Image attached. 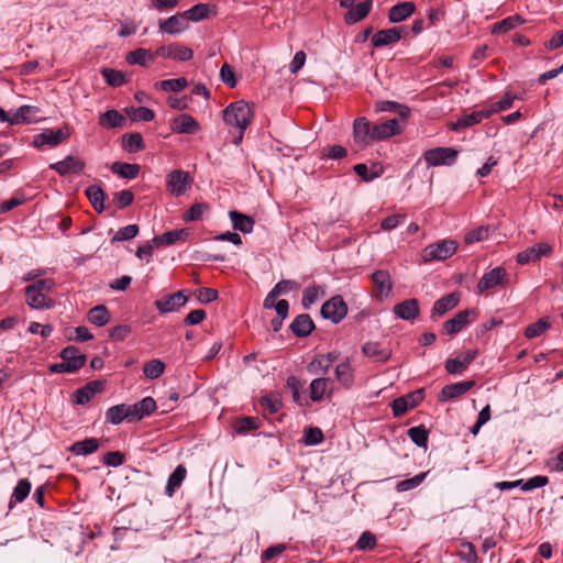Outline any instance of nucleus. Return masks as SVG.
Here are the masks:
<instances>
[{
  "mask_svg": "<svg viewBox=\"0 0 563 563\" xmlns=\"http://www.w3.org/2000/svg\"><path fill=\"white\" fill-rule=\"evenodd\" d=\"M253 118L250 104L244 100L230 103L223 110V120L228 125L246 130Z\"/></svg>",
  "mask_w": 563,
  "mask_h": 563,
  "instance_id": "obj_1",
  "label": "nucleus"
},
{
  "mask_svg": "<svg viewBox=\"0 0 563 563\" xmlns=\"http://www.w3.org/2000/svg\"><path fill=\"white\" fill-rule=\"evenodd\" d=\"M456 247L454 241L442 240L426 246L422 251V257L424 262L443 261L451 257L456 252Z\"/></svg>",
  "mask_w": 563,
  "mask_h": 563,
  "instance_id": "obj_2",
  "label": "nucleus"
},
{
  "mask_svg": "<svg viewBox=\"0 0 563 563\" xmlns=\"http://www.w3.org/2000/svg\"><path fill=\"white\" fill-rule=\"evenodd\" d=\"M69 136L70 129L67 125L57 130L44 129L43 132L34 135L32 144L37 148L44 145L54 147L65 142Z\"/></svg>",
  "mask_w": 563,
  "mask_h": 563,
  "instance_id": "obj_3",
  "label": "nucleus"
},
{
  "mask_svg": "<svg viewBox=\"0 0 563 563\" xmlns=\"http://www.w3.org/2000/svg\"><path fill=\"white\" fill-rule=\"evenodd\" d=\"M320 313L322 318L331 320L333 323L338 324L346 317L347 305L343 300L342 296L336 295L322 305Z\"/></svg>",
  "mask_w": 563,
  "mask_h": 563,
  "instance_id": "obj_4",
  "label": "nucleus"
},
{
  "mask_svg": "<svg viewBox=\"0 0 563 563\" xmlns=\"http://www.w3.org/2000/svg\"><path fill=\"white\" fill-rule=\"evenodd\" d=\"M191 183L192 178L189 173L181 169H174L166 176L167 190L176 197L185 195Z\"/></svg>",
  "mask_w": 563,
  "mask_h": 563,
  "instance_id": "obj_5",
  "label": "nucleus"
},
{
  "mask_svg": "<svg viewBox=\"0 0 563 563\" xmlns=\"http://www.w3.org/2000/svg\"><path fill=\"white\" fill-rule=\"evenodd\" d=\"M459 152L452 147H435L428 150L423 157L429 166L451 165L457 158Z\"/></svg>",
  "mask_w": 563,
  "mask_h": 563,
  "instance_id": "obj_6",
  "label": "nucleus"
},
{
  "mask_svg": "<svg viewBox=\"0 0 563 563\" xmlns=\"http://www.w3.org/2000/svg\"><path fill=\"white\" fill-rule=\"evenodd\" d=\"M476 316L475 309H465L459 311L452 319L446 320L442 324V332L448 335H454L462 331L472 322V318Z\"/></svg>",
  "mask_w": 563,
  "mask_h": 563,
  "instance_id": "obj_7",
  "label": "nucleus"
},
{
  "mask_svg": "<svg viewBox=\"0 0 563 563\" xmlns=\"http://www.w3.org/2000/svg\"><path fill=\"white\" fill-rule=\"evenodd\" d=\"M477 355V350H467L459 354L455 358H448L444 363V368L449 374L452 375L462 374L468 368Z\"/></svg>",
  "mask_w": 563,
  "mask_h": 563,
  "instance_id": "obj_8",
  "label": "nucleus"
},
{
  "mask_svg": "<svg viewBox=\"0 0 563 563\" xmlns=\"http://www.w3.org/2000/svg\"><path fill=\"white\" fill-rule=\"evenodd\" d=\"M155 56L167 59H175L178 62H186L192 58L194 52L185 45L173 43L169 45L159 46L155 51Z\"/></svg>",
  "mask_w": 563,
  "mask_h": 563,
  "instance_id": "obj_9",
  "label": "nucleus"
},
{
  "mask_svg": "<svg viewBox=\"0 0 563 563\" xmlns=\"http://www.w3.org/2000/svg\"><path fill=\"white\" fill-rule=\"evenodd\" d=\"M188 296L187 290H179L173 295L157 299L154 305L161 313L174 312L186 305Z\"/></svg>",
  "mask_w": 563,
  "mask_h": 563,
  "instance_id": "obj_10",
  "label": "nucleus"
},
{
  "mask_svg": "<svg viewBox=\"0 0 563 563\" xmlns=\"http://www.w3.org/2000/svg\"><path fill=\"white\" fill-rule=\"evenodd\" d=\"M552 253V246L545 242L536 243L518 253L516 261L520 265H526L539 261L541 257H547Z\"/></svg>",
  "mask_w": 563,
  "mask_h": 563,
  "instance_id": "obj_11",
  "label": "nucleus"
},
{
  "mask_svg": "<svg viewBox=\"0 0 563 563\" xmlns=\"http://www.w3.org/2000/svg\"><path fill=\"white\" fill-rule=\"evenodd\" d=\"M424 397L423 389H417L402 397L396 398L391 404L393 413L395 417L402 416L408 409L418 406Z\"/></svg>",
  "mask_w": 563,
  "mask_h": 563,
  "instance_id": "obj_12",
  "label": "nucleus"
},
{
  "mask_svg": "<svg viewBox=\"0 0 563 563\" xmlns=\"http://www.w3.org/2000/svg\"><path fill=\"white\" fill-rule=\"evenodd\" d=\"M406 34L405 26L380 30L372 36V45L376 48L391 45L399 42Z\"/></svg>",
  "mask_w": 563,
  "mask_h": 563,
  "instance_id": "obj_13",
  "label": "nucleus"
},
{
  "mask_svg": "<svg viewBox=\"0 0 563 563\" xmlns=\"http://www.w3.org/2000/svg\"><path fill=\"white\" fill-rule=\"evenodd\" d=\"M40 112L38 108L34 106H21L13 113L4 111L2 109V122H8L9 124H21V123H31L36 121L35 114Z\"/></svg>",
  "mask_w": 563,
  "mask_h": 563,
  "instance_id": "obj_14",
  "label": "nucleus"
},
{
  "mask_svg": "<svg viewBox=\"0 0 563 563\" xmlns=\"http://www.w3.org/2000/svg\"><path fill=\"white\" fill-rule=\"evenodd\" d=\"M507 272L503 267H495L485 273L477 284L479 292L490 290L497 286H503L507 282Z\"/></svg>",
  "mask_w": 563,
  "mask_h": 563,
  "instance_id": "obj_15",
  "label": "nucleus"
},
{
  "mask_svg": "<svg viewBox=\"0 0 563 563\" xmlns=\"http://www.w3.org/2000/svg\"><path fill=\"white\" fill-rule=\"evenodd\" d=\"M353 137L355 143L361 146H367L371 141H374V124L366 118H357L353 123Z\"/></svg>",
  "mask_w": 563,
  "mask_h": 563,
  "instance_id": "obj_16",
  "label": "nucleus"
},
{
  "mask_svg": "<svg viewBox=\"0 0 563 563\" xmlns=\"http://www.w3.org/2000/svg\"><path fill=\"white\" fill-rule=\"evenodd\" d=\"M475 386V380H464L454 384H449L442 387L438 400L441 402H445L452 399H455L465 393H467L471 388Z\"/></svg>",
  "mask_w": 563,
  "mask_h": 563,
  "instance_id": "obj_17",
  "label": "nucleus"
},
{
  "mask_svg": "<svg viewBox=\"0 0 563 563\" xmlns=\"http://www.w3.org/2000/svg\"><path fill=\"white\" fill-rule=\"evenodd\" d=\"M158 26L162 33L175 35L188 29V20L185 13H178L166 20H159Z\"/></svg>",
  "mask_w": 563,
  "mask_h": 563,
  "instance_id": "obj_18",
  "label": "nucleus"
},
{
  "mask_svg": "<svg viewBox=\"0 0 563 563\" xmlns=\"http://www.w3.org/2000/svg\"><path fill=\"white\" fill-rule=\"evenodd\" d=\"M170 129L179 134H195L199 131L200 126L194 117L183 113L173 120Z\"/></svg>",
  "mask_w": 563,
  "mask_h": 563,
  "instance_id": "obj_19",
  "label": "nucleus"
},
{
  "mask_svg": "<svg viewBox=\"0 0 563 563\" xmlns=\"http://www.w3.org/2000/svg\"><path fill=\"white\" fill-rule=\"evenodd\" d=\"M49 168L65 176L80 173L85 168V163L75 156L68 155L63 161L51 164Z\"/></svg>",
  "mask_w": 563,
  "mask_h": 563,
  "instance_id": "obj_20",
  "label": "nucleus"
},
{
  "mask_svg": "<svg viewBox=\"0 0 563 563\" xmlns=\"http://www.w3.org/2000/svg\"><path fill=\"white\" fill-rule=\"evenodd\" d=\"M336 382L344 388L349 389L354 384V368L350 358L345 357L334 368Z\"/></svg>",
  "mask_w": 563,
  "mask_h": 563,
  "instance_id": "obj_21",
  "label": "nucleus"
},
{
  "mask_svg": "<svg viewBox=\"0 0 563 563\" xmlns=\"http://www.w3.org/2000/svg\"><path fill=\"white\" fill-rule=\"evenodd\" d=\"M492 115V111H487V109L474 111L470 114H465L459 118L455 122L450 124V129L457 131L460 129L468 128L482 122L484 119H487Z\"/></svg>",
  "mask_w": 563,
  "mask_h": 563,
  "instance_id": "obj_22",
  "label": "nucleus"
},
{
  "mask_svg": "<svg viewBox=\"0 0 563 563\" xmlns=\"http://www.w3.org/2000/svg\"><path fill=\"white\" fill-rule=\"evenodd\" d=\"M393 311L399 319L410 321L419 316V302L417 299H407L394 306Z\"/></svg>",
  "mask_w": 563,
  "mask_h": 563,
  "instance_id": "obj_23",
  "label": "nucleus"
},
{
  "mask_svg": "<svg viewBox=\"0 0 563 563\" xmlns=\"http://www.w3.org/2000/svg\"><path fill=\"white\" fill-rule=\"evenodd\" d=\"M331 379L328 377H317L309 386L310 398L314 402L321 401L325 396H331V389L329 388Z\"/></svg>",
  "mask_w": 563,
  "mask_h": 563,
  "instance_id": "obj_24",
  "label": "nucleus"
},
{
  "mask_svg": "<svg viewBox=\"0 0 563 563\" xmlns=\"http://www.w3.org/2000/svg\"><path fill=\"white\" fill-rule=\"evenodd\" d=\"M124 419H128L129 421H134L130 405H125V404L115 405V406L110 407L106 411V421L111 424H119Z\"/></svg>",
  "mask_w": 563,
  "mask_h": 563,
  "instance_id": "obj_25",
  "label": "nucleus"
},
{
  "mask_svg": "<svg viewBox=\"0 0 563 563\" xmlns=\"http://www.w3.org/2000/svg\"><path fill=\"white\" fill-rule=\"evenodd\" d=\"M189 236L188 229H178L167 231L161 235H156L153 238L152 242L156 247L173 245L178 241H185Z\"/></svg>",
  "mask_w": 563,
  "mask_h": 563,
  "instance_id": "obj_26",
  "label": "nucleus"
},
{
  "mask_svg": "<svg viewBox=\"0 0 563 563\" xmlns=\"http://www.w3.org/2000/svg\"><path fill=\"white\" fill-rule=\"evenodd\" d=\"M416 5L411 1L400 2L393 5L388 12L390 23H400L413 14Z\"/></svg>",
  "mask_w": 563,
  "mask_h": 563,
  "instance_id": "obj_27",
  "label": "nucleus"
},
{
  "mask_svg": "<svg viewBox=\"0 0 563 563\" xmlns=\"http://www.w3.org/2000/svg\"><path fill=\"white\" fill-rule=\"evenodd\" d=\"M373 0H365L361 3L354 4L345 14L344 21L347 24H355L365 19L371 12Z\"/></svg>",
  "mask_w": 563,
  "mask_h": 563,
  "instance_id": "obj_28",
  "label": "nucleus"
},
{
  "mask_svg": "<svg viewBox=\"0 0 563 563\" xmlns=\"http://www.w3.org/2000/svg\"><path fill=\"white\" fill-rule=\"evenodd\" d=\"M291 332L298 338H306L314 330V323L307 313L297 316L290 324Z\"/></svg>",
  "mask_w": 563,
  "mask_h": 563,
  "instance_id": "obj_29",
  "label": "nucleus"
},
{
  "mask_svg": "<svg viewBox=\"0 0 563 563\" xmlns=\"http://www.w3.org/2000/svg\"><path fill=\"white\" fill-rule=\"evenodd\" d=\"M362 353L376 362H386L391 357V350L383 347L378 342H366L362 346Z\"/></svg>",
  "mask_w": 563,
  "mask_h": 563,
  "instance_id": "obj_30",
  "label": "nucleus"
},
{
  "mask_svg": "<svg viewBox=\"0 0 563 563\" xmlns=\"http://www.w3.org/2000/svg\"><path fill=\"white\" fill-rule=\"evenodd\" d=\"M460 302V295L456 292H451L449 295L443 296L438 299L432 308L431 317H441L446 313L449 310L455 308Z\"/></svg>",
  "mask_w": 563,
  "mask_h": 563,
  "instance_id": "obj_31",
  "label": "nucleus"
},
{
  "mask_svg": "<svg viewBox=\"0 0 563 563\" xmlns=\"http://www.w3.org/2000/svg\"><path fill=\"white\" fill-rule=\"evenodd\" d=\"M400 132L399 121L389 119L380 124H374V141L385 140Z\"/></svg>",
  "mask_w": 563,
  "mask_h": 563,
  "instance_id": "obj_32",
  "label": "nucleus"
},
{
  "mask_svg": "<svg viewBox=\"0 0 563 563\" xmlns=\"http://www.w3.org/2000/svg\"><path fill=\"white\" fill-rule=\"evenodd\" d=\"M26 303L33 309H48L52 308L54 301L47 295L40 291H31V286L25 288Z\"/></svg>",
  "mask_w": 563,
  "mask_h": 563,
  "instance_id": "obj_33",
  "label": "nucleus"
},
{
  "mask_svg": "<svg viewBox=\"0 0 563 563\" xmlns=\"http://www.w3.org/2000/svg\"><path fill=\"white\" fill-rule=\"evenodd\" d=\"M133 420L139 421L156 410V401L152 397H145L141 401L130 405Z\"/></svg>",
  "mask_w": 563,
  "mask_h": 563,
  "instance_id": "obj_34",
  "label": "nucleus"
},
{
  "mask_svg": "<svg viewBox=\"0 0 563 563\" xmlns=\"http://www.w3.org/2000/svg\"><path fill=\"white\" fill-rule=\"evenodd\" d=\"M229 217L235 230L241 231L244 234L251 233L253 231L255 221L250 216L241 213L236 210H232L229 212Z\"/></svg>",
  "mask_w": 563,
  "mask_h": 563,
  "instance_id": "obj_35",
  "label": "nucleus"
},
{
  "mask_svg": "<svg viewBox=\"0 0 563 563\" xmlns=\"http://www.w3.org/2000/svg\"><path fill=\"white\" fill-rule=\"evenodd\" d=\"M100 440L96 438H87L82 441L74 442L69 446V451L75 455H89L99 449Z\"/></svg>",
  "mask_w": 563,
  "mask_h": 563,
  "instance_id": "obj_36",
  "label": "nucleus"
},
{
  "mask_svg": "<svg viewBox=\"0 0 563 563\" xmlns=\"http://www.w3.org/2000/svg\"><path fill=\"white\" fill-rule=\"evenodd\" d=\"M60 358L64 362H68L70 366H76V372L80 369L87 361L86 355L81 354L79 350L73 345L66 346L62 350Z\"/></svg>",
  "mask_w": 563,
  "mask_h": 563,
  "instance_id": "obj_37",
  "label": "nucleus"
},
{
  "mask_svg": "<svg viewBox=\"0 0 563 563\" xmlns=\"http://www.w3.org/2000/svg\"><path fill=\"white\" fill-rule=\"evenodd\" d=\"M187 475V470L184 465L179 464L174 472L169 475L165 487V494L172 497L177 488H179Z\"/></svg>",
  "mask_w": 563,
  "mask_h": 563,
  "instance_id": "obj_38",
  "label": "nucleus"
},
{
  "mask_svg": "<svg viewBox=\"0 0 563 563\" xmlns=\"http://www.w3.org/2000/svg\"><path fill=\"white\" fill-rule=\"evenodd\" d=\"M85 194H86L89 202L96 210V212H98V213L103 212L104 199H106L104 191L99 186L91 185L86 188Z\"/></svg>",
  "mask_w": 563,
  "mask_h": 563,
  "instance_id": "obj_39",
  "label": "nucleus"
},
{
  "mask_svg": "<svg viewBox=\"0 0 563 563\" xmlns=\"http://www.w3.org/2000/svg\"><path fill=\"white\" fill-rule=\"evenodd\" d=\"M111 170L125 179H134L139 176L141 167L137 164L114 162L111 165Z\"/></svg>",
  "mask_w": 563,
  "mask_h": 563,
  "instance_id": "obj_40",
  "label": "nucleus"
},
{
  "mask_svg": "<svg viewBox=\"0 0 563 563\" xmlns=\"http://www.w3.org/2000/svg\"><path fill=\"white\" fill-rule=\"evenodd\" d=\"M376 110L378 112H396L402 119L408 118L410 114L409 107L390 100H383L376 102Z\"/></svg>",
  "mask_w": 563,
  "mask_h": 563,
  "instance_id": "obj_41",
  "label": "nucleus"
},
{
  "mask_svg": "<svg viewBox=\"0 0 563 563\" xmlns=\"http://www.w3.org/2000/svg\"><path fill=\"white\" fill-rule=\"evenodd\" d=\"M125 118L117 110H108L100 114L99 124L107 129H114L122 126Z\"/></svg>",
  "mask_w": 563,
  "mask_h": 563,
  "instance_id": "obj_42",
  "label": "nucleus"
},
{
  "mask_svg": "<svg viewBox=\"0 0 563 563\" xmlns=\"http://www.w3.org/2000/svg\"><path fill=\"white\" fill-rule=\"evenodd\" d=\"M372 280L376 288L379 290L380 295L388 296L391 291V280L390 275L387 271H376L372 274Z\"/></svg>",
  "mask_w": 563,
  "mask_h": 563,
  "instance_id": "obj_43",
  "label": "nucleus"
},
{
  "mask_svg": "<svg viewBox=\"0 0 563 563\" xmlns=\"http://www.w3.org/2000/svg\"><path fill=\"white\" fill-rule=\"evenodd\" d=\"M261 427V420L257 417H241L233 423V429L239 434H246L250 431L257 430Z\"/></svg>",
  "mask_w": 563,
  "mask_h": 563,
  "instance_id": "obj_44",
  "label": "nucleus"
},
{
  "mask_svg": "<svg viewBox=\"0 0 563 563\" xmlns=\"http://www.w3.org/2000/svg\"><path fill=\"white\" fill-rule=\"evenodd\" d=\"M154 55L146 48H136L126 54L125 60L130 65L147 66L150 60H153Z\"/></svg>",
  "mask_w": 563,
  "mask_h": 563,
  "instance_id": "obj_45",
  "label": "nucleus"
},
{
  "mask_svg": "<svg viewBox=\"0 0 563 563\" xmlns=\"http://www.w3.org/2000/svg\"><path fill=\"white\" fill-rule=\"evenodd\" d=\"M32 488V484L27 478H22L18 482L16 486L13 489L11 495V500L9 503V508L13 507L14 503H22L30 495Z\"/></svg>",
  "mask_w": 563,
  "mask_h": 563,
  "instance_id": "obj_46",
  "label": "nucleus"
},
{
  "mask_svg": "<svg viewBox=\"0 0 563 563\" xmlns=\"http://www.w3.org/2000/svg\"><path fill=\"white\" fill-rule=\"evenodd\" d=\"M88 321L97 327H103L110 321V313L106 306L99 305L88 312Z\"/></svg>",
  "mask_w": 563,
  "mask_h": 563,
  "instance_id": "obj_47",
  "label": "nucleus"
},
{
  "mask_svg": "<svg viewBox=\"0 0 563 563\" xmlns=\"http://www.w3.org/2000/svg\"><path fill=\"white\" fill-rule=\"evenodd\" d=\"M188 86V81L185 77H179L175 79H165L157 81L155 84V87L164 90V91H173L178 92L183 89H185Z\"/></svg>",
  "mask_w": 563,
  "mask_h": 563,
  "instance_id": "obj_48",
  "label": "nucleus"
},
{
  "mask_svg": "<svg viewBox=\"0 0 563 563\" xmlns=\"http://www.w3.org/2000/svg\"><path fill=\"white\" fill-rule=\"evenodd\" d=\"M101 75L106 82L111 87H121L125 84V75L120 71L112 68H102Z\"/></svg>",
  "mask_w": 563,
  "mask_h": 563,
  "instance_id": "obj_49",
  "label": "nucleus"
},
{
  "mask_svg": "<svg viewBox=\"0 0 563 563\" xmlns=\"http://www.w3.org/2000/svg\"><path fill=\"white\" fill-rule=\"evenodd\" d=\"M144 147L143 137L140 133H130L123 139V148L129 153H137Z\"/></svg>",
  "mask_w": 563,
  "mask_h": 563,
  "instance_id": "obj_50",
  "label": "nucleus"
},
{
  "mask_svg": "<svg viewBox=\"0 0 563 563\" xmlns=\"http://www.w3.org/2000/svg\"><path fill=\"white\" fill-rule=\"evenodd\" d=\"M551 324L548 318H541L537 322L529 324L525 330V336L527 339H533L543 334Z\"/></svg>",
  "mask_w": 563,
  "mask_h": 563,
  "instance_id": "obj_51",
  "label": "nucleus"
},
{
  "mask_svg": "<svg viewBox=\"0 0 563 563\" xmlns=\"http://www.w3.org/2000/svg\"><path fill=\"white\" fill-rule=\"evenodd\" d=\"M320 295H324L323 287L321 286H309L303 290L301 303L305 309H309L314 305Z\"/></svg>",
  "mask_w": 563,
  "mask_h": 563,
  "instance_id": "obj_52",
  "label": "nucleus"
},
{
  "mask_svg": "<svg viewBox=\"0 0 563 563\" xmlns=\"http://www.w3.org/2000/svg\"><path fill=\"white\" fill-rule=\"evenodd\" d=\"M329 363L325 362V360L322 358L320 354H318L316 357H313L307 365V372L310 375L319 376L324 375L330 369Z\"/></svg>",
  "mask_w": 563,
  "mask_h": 563,
  "instance_id": "obj_53",
  "label": "nucleus"
},
{
  "mask_svg": "<svg viewBox=\"0 0 563 563\" xmlns=\"http://www.w3.org/2000/svg\"><path fill=\"white\" fill-rule=\"evenodd\" d=\"M410 440L420 448H427L429 433L423 426L412 427L408 430Z\"/></svg>",
  "mask_w": 563,
  "mask_h": 563,
  "instance_id": "obj_54",
  "label": "nucleus"
},
{
  "mask_svg": "<svg viewBox=\"0 0 563 563\" xmlns=\"http://www.w3.org/2000/svg\"><path fill=\"white\" fill-rule=\"evenodd\" d=\"M210 8L208 4L198 3L185 11L187 20L198 22L209 16Z\"/></svg>",
  "mask_w": 563,
  "mask_h": 563,
  "instance_id": "obj_55",
  "label": "nucleus"
},
{
  "mask_svg": "<svg viewBox=\"0 0 563 563\" xmlns=\"http://www.w3.org/2000/svg\"><path fill=\"white\" fill-rule=\"evenodd\" d=\"M165 369V364L161 360H151L144 364L143 373L150 379L158 378Z\"/></svg>",
  "mask_w": 563,
  "mask_h": 563,
  "instance_id": "obj_56",
  "label": "nucleus"
},
{
  "mask_svg": "<svg viewBox=\"0 0 563 563\" xmlns=\"http://www.w3.org/2000/svg\"><path fill=\"white\" fill-rule=\"evenodd\" d=\"M209 209L207 203H194L183 216L185 222L198 221L202 218L203 213Z\"/></svg>",
  "mask_w": 563,
  "mask_h": 563,
  "instance_id": "obj_57",
  "label": "nucleus"
},
{
  "mask_svg": "<svg viewBox=\"0 0 563 563\" xmlns=\"http://www.w3.org/2000/svg\"><path fill=\"white\" fill-rule=\"evenodd\" d=\"M426 476H427V473H420V474L415 475L411 478L400 481L396 485V490L398 493L411 490V489L418 487L424 481Z\"/></svg>",
  "mask_w": 563,
  "mask_h": 563,
  "instance_id": "obj_58",
  "label": "nucleus"
},
{
  "mask_svg": "<svg viewBox=\"0 0 563 563\" xmlns=\"http://www.w3.org/2000/svg\"><path fill=\"white\" fill-rule=\"evenodd\" d=\"M324 437L320 428L309 427L303 431L302 442L306 445H317L323 441Z\"/></svg>",
  "mask_w": 563,
  "mask_h": 563,
  "instance_id": "obj_59",
  "label": "nucleus"
},
{
  "mask_svg": "<svg viewBox=\"0 0 563 563\" xmlns=\"http://www.w3.org/2000/svg\"><path fill=\"white\" fill-rule=\"evenodd\" d=\"M139 233V227L136 224H129L126 227H123L117 231V233L111 239V242H121V241H129L133 238H135Z\"/></svg>",
  "mask_w": 563,
  "mask_h": 563,
  "instance_id": "obj_60",
  "label": "nucleus"
},
{
  "mask_svg": "<svg viewBox=\"0 0 563 563\" xmlns=\"http://www.w3.org/2000/svg\"><path fill=\"white\" fill-rule=\"evenodd\" d=\"M134 200V194L130 189H123L113 195V202L118 209L129 207Z\"/></svg>",
  "mask_w": 563,
  "mask_h": 563,
  "instance_id": "obj_61",
  "label": "nucleus"
},
{
  "mask_svg": "<svg viewBox=\"0 0 563 563\" xmlns=\"http://www.w3.org/2000/svg\"><path fill=\"white\" fill-rule=\"evenodd\" d=\"M354 173L361 177L364 181H372L375 178H378L382 175V169L379 170H372L369 173L368 167L366 164H356L353 166Z\"/></svg>",
  "mask_w": 563,
  "mask_h": 563,
  "instance_id": "obj_62",
  "label": "nucleus"
},
{
  "mask_svg": "<svg viewBox=\"0 0 563 563\" xmlns=\"http://www.w3.org/2000/svg\"><path fill=\"white\" fill-rule=\"evenodd\" d=\"M129 115L131 117V119L133 121H144V122H150L155 118L154 111L148 108H145V107L133 108L129 112Z\"/></svg>",
  "mask_w": 563,
  "mask_h": 563,
  "instance_id": "obj_63",
  "label": "nucleus"
},
{
  "mask_svg": "<svg viewBox=\"0 0 563 563\" xmlns=\"http://www.w3.org/2000/svg\"><path fill=\"white\" fill-rule=\"evenodd\" d=\"M261 406L266 408L269 413H276L283 406L282 399L278 395H269L261 398Z\"/></svg>",
  "mask_w": 563,
  "mask_h": 563,
  "instance_id": "obj_64",
  "label": "nucleus"
}]
</instances>
